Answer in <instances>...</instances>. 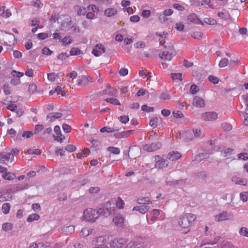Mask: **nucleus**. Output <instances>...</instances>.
I'll return each mask as SVG.
<instances>
[{"instance_id":"1","label":"nucleus","mask_w":248,"mask_h":248,"mask_svg":"<svg viewBox=\"0 0 248 248\" xmlns=\"http://www.w3.org/2000/svg\"><path fill=\"white\" fill-rule=\"evenodd\" d=\"M83 216L87 221L94 222L100 216H102V214L99 209L96 210L92 208H88L84 211Z\"/></svg>"},{"instance_id":"2","label":"nucleus","mask_w":248,"mask_h":248,"mask_svg":"<svg viewBox=\"0 0 248 248\" xmlns=\"http://www.w3.org/2000/svg\"><path fill=\"white\" fill-rule=\"evenodd\" d=\"M195 219V215L191 213L186 214L179 218L178 223L182 228H187L192 225Z\"/></svg>"},{"instance_id":"3","label":"nucleus","mask_w":248,"mask_h":248,"mask_svg":"<svg viewBox=\"0 0 248 248\" xmlns=\"http://www.w3.org/2000/svg\"><path fill=\"white\" fill-rule=\"evenodd\" d=\"M111 204L112 203L110 201H108L101 205L99 210L101 212L102 216L108 217L112 213L114 207H111Z\"/></svg>"},{"instance_id":"4","label":"nucleus","mask_w":248,"mask_h":248,"mask_svg":"<svg viewBox=\"0 0 248 248\" xmlns=\"http://www.w3.org/2000/svg\"><path fill=\"white\" fill-rule=\"evenodd\" d=\"M127 243V240L124 238L115 239L112 240L110 246L112 248H122Z\"/></svg>"},{"instance_id":"5","label":"nucleus","mask_w":248,"mask_h":248,"mask_svg":"<svg viewBox=\"0 0 248 248\" xmlns=\"http://www.w3.org/2000/svg\"><path fill=\"white\" fill-rule=\"evenodd\" d=\"M187 181V179H181L180 180H166V184L168 186H172L175 187H179L185 185Z\"/></svg>"},{"instance_id":"6","label":"nucleus","mask_w":248,"mask_h":248,"mask_svg":"<svg viewBox=\"0 0 248 248\" xmlns=\"http://www.w3.org/2000/svg\"><path fill=\"white\" fill-rule=\"evenodd\" d=\"M14 159V155L12 153H6L5 152L0 153V163H7L9 161L12 162Z\"/></svg>"},{"instance_id":"7","label":"nucleus","mask_w":248,"mask_h":248,"mask_svg":"<svg viewBox=\"0 0 248 248\" xmlns=\"http://www.w3.org/2000/svg\"><path fill=\"white\" fill-rule=\"evenodd\" d=\"M162 146V144L160 142L152 143L151 144H146L144 146V149L147 152H154L160 149Z\"/></svg>"},{"instance_id":"8","label":"nucleus","mask_w":248,"mask_h":248,"mask_svg":"<svg viewBox=\"0 0 248 248\" xmlns=\"http://www.w3.org/2000/svg\"><path fill=\"white\" fill-rule=\"evenodd\" d=\"M217 118V114L216 112H208L202 113V119L204 121H214Z\"/></svg>"},{"instance_id":"9","label":"nucleus","mask_w":248,"mask_h":248,"mask_svg":"<svg viewBox=\"0 0 248 248\" xmlns=\"http://www.w3.org/2000/svg\"><path fill=\"white\" fill-rule=\"evenodd\" d=\"M176 55V51H172V52H171L164 51L159 54V57L162 60L170 61Z\"/></svg>"},{"instance_id":"10","label":"nucleus","mask_w":248,"mask_h":248,"mask_svg":"<svg viewBox=\"0 0 248 248\" xmlns=\"http://www.w3.org/2000/svg\"><path fill=\"white\" fill-rule=\"evenodd\" d=\"M105 52V47L101 44H97L93 49L92 54L96 57H98Z\"/></svg>"},{"instance_id":"11","label":"nucleus","mask_w":248,"mask_h":248,"mask_svg":"<svg viewBox=\"0 0 248 248\" xmlns=\"http://www.w3.org/2000/svg\"><path fill=\"white\" fill-rule=\"evenodd\" d=\"M78 85L79 86H86L89 82H92V78L85 75L81 76L77 80Z\"/></svg>"},{"instance_id":"12","label":"nucleus","mask_w":248,"mask_h":248,"mask_svg":"<svg viewBox=\"0 0 248 248\" xmlns=\"http://www.w3.org/2000/svg\"><path fill=\"white\" fill-rule=\"evenodd\" d=\"M54 131L55 133L57 135V136H56L55 135H53V137L55 140L58 141L60 142H62L63 140L64 139V137L63 138H60V136H62V132L61 131L60 127L59 125H56L54 127Z\"/></svg>"},{"instance_id":"13","label":"nucleus","mask_w":248,"mask_h":248,"mask_svg":"<svg viewBox=\"0 0 248 248\" xmlns=\"http://www.w3.org/2000/svg\"><path fill=\"white\" fill-rule=\"evenodd\" d=\"M158 159L156 161L155 164L156 168L158 167L159 168H163L164 167H166L168 166V159H163L162 158L159 157V156L158 157Z\"/></svg>"},{"instance_id":"14","label":"nucleus","mask_w":248,"mask_h":248,"mask_svg":"<svg viewBox=\"0 0 248 248\" xmlns=\"http://www.w3.org/2000/svg\"><path fill=\"white\" fill-rule=\"evenodd\" d=\"M187 20L192 23H194L196 24H200L201 25H203V23L202 21L200 20L197 15L195 14H191L188 16Z\"/></svg>"},{"instance_id":"15","label":"nucleus","mask_w":248,"mask_h":248,"mask_svg":"<svg viewBox=\"0 0 248 248\" xmlns=\"http://www.w3.org/2000/svg\"><path fill=\"white\" fill-rule=\"evenodd\" d=\"M32 135L33 133L31 131H24L22 134L20 132H18L16 138V140H22V138H30L31 136H32Z\"/></svg>"},{"instance_id":"16","label":"nucleus","mask_w":248,"mask_h":248,"mask_svg":"<svg viewBox=\"0 0 248 248\" xmlns=\"http://www.w3.org/2000/svg\"><path fill=\"white\" fill-rule=\"evenodd\" d=\"M201 131L199 129H196L195 130H188L184 131L183 136H187V135H194V137H199Z\"/></svg>"},{"instance_id":"17","label":"nucleus","mask_w":248,"mask_h":248,"mask_svg":"<svg viewBox=\"0 0 248 248\" xmlns=\"http://www.w3.org/2000/svg\"><path fill=\"white\" fill-rule=\"evenodd\" d=\"M193 104L197 107H204L205 106L204 101L202 98L196 96L193 101Z\"/></svg>"},{"instance_id":"18","label":"nucleus","mask_w":248,"mask_h":248,"mask_svg":"<svg viewBox=\"0 0 248 248\" xmlns=\"http://www.w3.org/2000/svg\"><path fill=\"white\" fill-rule=\"evenodd\" d=\"M181 155L180 154V153H179L178 152H171V153H170L168 156H167V158L170 160V161H174V160H176L178 159H179L180 158H181Z\"/></svg>"},{"instance_id":"19","label":"nucleus","mask_w":248,"mask_h":248,"mask_svg":"<svg viewBox=\"0 0 248 248\" xmlns=\"http://www.w3.org/2000/svg\"><path fill=\"white\" fill-rule=\"evenodd\" d=\"M149 209V207L146 205H141L140 206H135L133 208V211H138L141 214H145Z\"/></svg>"},{"instance_id":"20","label":"nucleus","mask_w":248,"mask_h":248,"mask_svg":"<svg viewBox=\"0 0 248 248\" xmlns=\"http://www.w3.org/2000/svg\"><path fill=\"white\" fill-rule=\"evenodd\" d=\"M124 217L121 216H116L113 219L115 224L119 227H122L124 225Z\"/></svg>"},{"instance_id":"21","label":"nucleus","mask_w":248,"mask_h":248,"mask_svg":"<svg viewBox=\"0 0 248 248\" xmlns=\"http://www.w3.org/2000/svg\"><path fill=\"white\" fill-rule=\"evenodd\" d=\"M230 215L227 212H223L219 214L218 216H216V218L217 221H223L229 219Z\"/></svg>"},{"instance_id":"22","label":"nucleus","mask_w":248,"mask_h":248,"mask_svg":"<svg viewBox=\"0 0 248 248\" xmlns=\"http://www.w3.org/2000/svg\"><path fill=\"white\" fill-rule=\"evenodd\" d=\"M90 141L92 143L93 145L91 147V149L95 150L96 148H100L102 147L101 142L99 140L90 139Z\"/></svg>"},{"instance_id":"23","label":"nucleus","mask_w":248,"mask_h":248,"mask_svg":"<svg viewBox=\"0 0 248 248\" xmlns=\"http://www.w3.org/2000/svg\"><path fill=\"white\" fill-rule=\"evenodd\" d=\"M137 202L140 204L146 205L147 204L151 203L152 202L149 198L146 197H140L137 199Z\"/></svg>"},{"instance_id":"24","label":"nucleus","mask_w":248,"mask_h":248,"mask_svg":"<svg viewBox=\"0 0 248 248\" xmlns=\"http://www.w3.org/2000/svg\"><path fill=\"white\" fill-rule=\"evenodd\" d=\"M117 11L115 8H108L105 11V15L108 17H111L117 14Z\"/></svg>"},{"instance_id":"25","label":"nucleus","mask_w":248,"mask_h":248,"mask_svg":"<svg viewBox=\"0 0 248 248\" xmlns=\"http://www.w3.org/2000/svg\"><path fill=\"white\" fill-rule=\"evenodd\" d=\"M184 132L183 133L179 132L178 134H177L176 136V138L177 139H181L182 141H184L185 142H188L190 140H193V138L191 137H186V136H183Z\"/></svg>"},{"instance_id":"26","label":"nucleus","mask_w":248,"mask_h":248,"mask_svg":"<svg viewBox=\"0 0 248 248\" xmlns=\"http://www.w3.org/2000/svg\"><path fill=\"white\" fill-rule=\"evenodd\" d=\"M208 155L207 153H201L199 155H197L195 156V160L198 162H200L202 160L208 158Z\"/></svg>"},{"instance_id":"27","label":"nucleus","mask_w":248,"mask_h":248,"mask_svg":"<svg viewBox=\"0 0 248 248\" xmlns=\"http://www.w3.org/2000/svg\"><path fill=\"white\" fill-rule=\"evenodd\" d=\"M2 177L5 180L10 181L14 180L16 177V175L13 173L8 172L3 174L2 175Z\"/></svg>"},{"instance_id":"28","label":"nucleus","mask_w":248,"mask_h":248,"mask_svg":"<svg viewBox=\"0 0 248 248\" xmlns=\"http://www.w3.org/2000/svg\"><path fill=\"white\" fill-rule=\"evenodd\" d=\"M125 248H143V247L140 243L134 241L132 243H129Z\"/></svg>"},{"instance_id":"29","label":"nucleus","mask_w":248,"mask_h":248,"mask_svg":"<svg viewBox=\"0 0 248 248\" xmlns=\"http://www.w3.org/2000/svg\"><path fill=\"white\" fill-rule=\"evenodd\" d=\"M13 224L12 223L6 222L2 224V229L3 231L7 232L13 229Z\"/></svg>"},{"instance_id":"30","label":"nucleus","mask_w":248,"mask_h":248,"mask_svg":"<svg viewBox=\"0 0 248 248\" xmlns=\"http://www.w3.org/2000/svg\"><path fill=\"white\" fill-rule=\"evenodd\" d=\"M11 205L9 203H5L3 204L1 208L2 212L4 214H7L9 213Z\"/></svg>"},{"instance_id":"31","label":"nucleus","mask_w":248,"mask_h":248,"mask_svg":"<svg viewBox=\"0 0 248 248\" xmlns=\"http://www.w3.org/2000/svg\"><path fill=\"white\" fill-rule=\"evenodd\" d=\"M40 216L38 214H32L28 217L27 218L28 222H32L34 220H37L39 219Z\"/></svg>"},{"instance_id":"32","label":"nucleus","mask_w":248,"mask_h":248,"mask_svg":"<svg viewBox=\"0 0 248 248\" xmlns=\"http://www.w3.org/2000/svg\"><path fill=\"white\" fill-rule=\"evenodd\" d=\"M78 9L77 11V15L78 16H84L86 13L87 10L86 8L83 7L77 6Z\"/></svg>"},{"instance_id":"33","label":"nucleus","mask_w":248,"mask_h":248,"mask_svg":"<svg viewBox=\"0 0 248 248\" xmlns=\"http://www.w3.org/2000/svg\"><path fill=\"white\" fill-rule=\"evenodd\" d=\"M1 196L2 197V200L4 201L9 200L12 198V194L9 192H6L3 194L1 193Z\"/></svg>"},{"instance_id":"34","label":"nucleus","mask_w":248,"mask_h":248,"mask_svg":"<svg viewBox=\"0 0 248 248\" xmlns=\"http://www.w3.org/2000/svg\"><path fill=\"white\" fill-rule=\"evenodd\" d=\"M105 101L108 103H110L114 105H121L119 101L116 98H107L105 99Z\"/></svg>"},{"instance_id":"35","label":"nucleus","mask_w":248,"mask_h":248,"mask_svg":"<svg viewBox=\"0 0 248 248\" xmlns=\"http://www.w3.org/2000/svg\"><path fill=\"white\" fill-rule=\"evenodd\" d=\"M63 231L67 233L71 234L75 231V227L74 226L70 225L68 226L64 227L63 228Z\"/></svg>"},{"instance_id":"36","label":"nucleus","mask_w":248,"mask_h":248,"mask_svg":"<svg viewBox=\"0 0 248 248\" xmlns=\"http://www.w3.org/2000/svg\"><path fill=\"white\" fill-rule=\"evenodd\" d=\"M239 233L241 235L248 237V229L246 227H241Z\"/></svg>"},{"instance_id":"37","label":"nucleus","mask_w":248,"mask_h":248,"mask_svg":"<svg viewBox=\"0 0 248 248\" xmlns=\"http://www.w3.org/2000/svg\"><path fill=\"white\" fill-rule=\"evenodd\" d=\"M108 150L110 153L115 155H118L120 152V149L115 147H109L108 148Z\"/></svg>"},{"instance_id":"38","label":"nucleus","mask_w":248,"mask_h":248,"mask_svg":"<svg viewBox=\"0 0 248 248\" xmlns=\"http://www.w3.org/2000/svg\"><path fill=\"white\" fill-rule=\"evenodd\" d=\"M70 38V36H65L61 40V42L65 46L69 45L72 43V40Z\"/></svg>"},{"instance_id":"39","label":"nucleus","mask_w":248,"mask_h":248,"mask_svg":"<svg viewBox=\"0 0 248 248\" xmlns=\"http://www.w3.org/2000/svg\"><path fill=\"white\" fill-rule=\"evenodd\" d=\"M81 53V51L79 49L73 47L70 51V55L71 56L78 55Z\"/></svg>"},{"instance_id":"40","label":"nucleus","mask_w":248,"mask_h":248,"mask_svg":"<svg viewBox=\"0 0 248 248\" xmlns=\"http://www.w3.org/2000/svg\"><path fill=\"white\" fill-rule=\"evenodd\" d=\"M204 22L205 23L208 25H214L217 24V21L211 18H205L204 19Z\"/></svg>"},{"instance_id":"41","label":"nucleus","mask_w":248,"mask_h":248,"mask_svg":"<svg viewBox=\"0 0 248 248\" xmlns=\"http://www.w3.org/2000/svg\"><path fill=\"white\" fill-rule=\"evenodd\" d=\"M137 152L138 153L139 152V149L138 148L135 147H130L129 149V153H130L131 157H129L130 158H136V155H132L133 152Z\"/></svg>"},{"instance_id":"42","label":"nucleus","mask_w":248,"mask_h":248,"mask_svg":"<svg viewBox=\"0 0 248 248\" xmlns=\"http://www.w3.org/2000/svg\"><path fill=\"white\" fill-rule=\"evenodd\" d=\"M171 77L173 80L178 79L179 80H182V74L181 73H171Z\"/></svg>"},{"instance_id":"43","label":"nucleus","mask_w":248,"mask_h":248,"mask_svg":"<svg viewBox=\"0 0 248 248\" xmlns=\"http://www.w3.org/2000/svg\"><path fill=\"white\" fill-rule=\"evenodd\" d=\"M141 109L142 111L147 112H153L154 110V108L153 107H149L147 105H143L141 106Z\"/></svg>"},{"instance_id":"44","label":"nucleus","mask_w":248,"mask_h":248,"mask_svg":"<svg viewBox=\"0 0 248 248\" xmlns=\"http://www.w3.org/2000/svg\"><path fill=\"white\" fill-rule=\"evenodd\" d=\"M208 80L214 84H217L219 82V79L212 75H210L208 77Z\"/></svg>"},{"instance_id":"45","label":"nucleus","mask_w":248,"mask_h":248,"mask_svg":"<svg viewBox=\"0 0 248 248\" xmlns=\"http://www.w3.org/2000/svg\"><path fill=\"white\" fill-rule=\"evenodd\" d=\"M229 64V60L226 58L221 59L218 64L220 67H224Z\"/></svg>"},{"instance_id":"46","label":"nucleus","mask_w":248,"mask_h":248,"mask_svg":"<svg viewBox=\"0 0 248 248\" xmlns=\"http://www.w3.org/2000/svg\"><path fill=\"white\" fill-rule=\"evenodd\" d=\"M36 248H47L49 244L47 242L45 243H39L38 244L35 243Z\"/></svg>"},{"instance_id":"47","label":"nucleus","mask_w":248,"mask_h":248,"mask_svg":"<svg viewBox=\"0 0 248 248\" xmlns=\"http://www.w3.org/2000/svg\"><path fill=\"white\" fill-rule=\"evenodd\" d=\"M114 137L116 139H120L124 138H126V134L124 131L116 133L114 134Z\"/></svg>"},{"instance_id":"48","label":"nucleus","mask_w":248,"mask_h":248,"mask_svg":"<svg viewBox=\"0 0 248 248\" xmlns=\"http://www.w3.org/2000/svg\"><path fill=\"white\" fill-rule=\"evenodd\" d=\"M222 128L225 131H230L232 128V126L229 123H224L221 124Z\"/></svg>"},{"instance_id":"49","label":"nucleus","mask_w":248,"mask_h":248,"mask_svg":"<svg viewBox=\"0 0 248 248\" xmlns=\"http://www.w3.org/2000/svg\"><path fill=\"white\" fill-rule=\"evenodd\" d=\"M90 234V231L87 228L83 229L80 232V236L85 237L88 236Z\"/></svg>"},{"instance_id":"50","label":"nucleus","mask_w":248,"mask_h":248,"mask_svg":"<svg viewBox=\"0 0 248 248\" xmlns=\"http://www.w3.org/2000/svg\"><path fill=\"white\" fill-rule=\"evenodd\" d=\"M27 152L29 153V154H31V155L34 154V155H40L41 153V150L39 149H36L34 150L29 149L28 150Z\"/></svg>"},{"instance_id":"51","label":"nucleus","mask_w":248,"mask_h":248,"mask_svg":"<svg viewBox=\"0 0 248 248\" xmlns=\"http://www.w3.org/2000/svg\"><path fill=\"white\" fill-rule=\"evenodd\" d=\"M129 120V117L128 116L126 115H122L119 117V121L122 123L125 124H126Z\"/></svg>"},{"instance_id":"52","label":"nucleus","mask_w":248,"mask_h":248,"mask_svg":"<svg viewBox=\"0 0 248 248\" xmlns=\"http://www.w3.org/2000/svg\"><path fill=\"white\" fill-rule=\"evenodd\" d=\"M69 56V55L66 53V52H62L60 54H59L58 55V59L61 60H63L65 59L68 58Z\"/></svg>"},{"instance_id":"53","label":"nucleus","mask_w":248,"mask_h":248,"mask_svg":"<svg viewBox=\"0 0 248 248\" xmlns=\"http://www.w3.org/2000/svg\"><path fill=\"white\" fill-rule=\"evenodd\" d=\"M117 92V91H115L114 89H112L108 91L107 89L103 91V93L105 94H108L110 96H115V93Z\"/></svg>"},{"instance_id":"54","label":"nucleus","mask_w":248,"mask_h":248,"mask_svg":"<svg viewBox=\"0 0 248 248\" xmlns=\"http://www.w3.org/2000/svg\"><path fill=\"white\" fill-rule=\"evenodd\" d=\"M158 118L157 117H154L150 121L149 124L153 127L156 126V123L158 121Z\"/></svg>"},{"instance_id":"55","label":"nucleus","mask_w":248,"mask_h":248,"mask_svg":"<svg viewBox=\"0 0 248 248\" xmlns=\"http://www.w3.org/2000/svg\"><path fill=\"white\" fill-rule=\"evenodd\" d=\"M11 75L14 77L19 78L22 77L24 75V73L20 72H17L16 70H12L11 72Z\"/></svg>"},{"instance_id":"56","label":"nucleus","mask_w":248,"mask_h":248,"mask_svg":"<svg viewBox=\"0 0 248 248\" xmlns=\"http://www.w3.org/2000/svg\"><path fill=\"white\" fill-rule=\"evenodd\" d=\"M42 52L44 55L48 56L51 55L52 54L53 51L48 48L45 47L42 49Z\"/></svg>"},{"instance_id":"57","label":"nucleus","mask_w":248,"mask_h":248,"mask_svg":"<svg viewBox=\"0 0 248 248\" xmlns=\"http://www.w3.org/2000/svg\"><path fill=\"white\" fill-rule=\"evenodd\" d=\"M87 8L88 11L89 12L92 11L94 14L95 12H97L99 10L98 8H97L95 5H90Z\"/></svg>"},{"instance_id":"58","label":"nucleus","mask_w":248,"mask_h":248,"mask_svg":"<svg viewBox=\"0 0 248 248\" xmlns=\"http://www.w3.org/2000/svg\"><path fill=\"white\" fill-rule=\"evenodd\" d=\"M100 131L101 133H103V132L113 133L114 132V130H113V129H112V128L108 127H104L102 128Z\"/></svg>"},{"instance_id":"59","label":"nucleus","mask_w":248,"mask_h":248,"mask_svg":"<svg viewBox=\"0 0 248 248\" xmlns=\"http://www.w3.org/2000/svg\"><path fill=\"white\" fill-rule=\"evenodd\" d=\"M202 33L201 32H194L191 35V36L195 39L200 40L202 38Z\"/></svg>"},{"instance_id":"60","label":"nucleus","mask_w":248,"mask_h":248,"mask_svg":"<svg viewBox=\"0 0 248 248\" xmlns=\"http://www.w3.org/2000/svg\"><path fill=\"white\" fill-rule=\"evenodd\" d=\"M37 89V86L33 84H31L29 85L28 91L31 93H33Z\"/></svg>"},{"instance_id":"61","label":"nucleus","mask_w":248,"mask_h":248,"mask_svg":"<svg viewBox=\"0 0 248 248\" xmlns=\"http://www.w3.org/2000/svg\"><path fill=\"white\" fill-rule=\"evenodd\" d=\"M100 191V188L98 186L91 187L89 190V192L91 194H93L98 193Z\"/></svg>"},{"instance_id":"62","label":"nucleus","mask_w":248,"mask_h":248,"mask_svg":"<svg viewBox=\"0 0 248 248\" xmlns=\"http://www.w3.org/2000/svg\"><path fill=\"white\" fill-rule=\"evenodd\" d=\"M172 114L174 117L177 118H182L184 117L183 114L179 110L173 111Z\"/></svg>"},{"instance_id":"63","label":"nucleus","mask_w":248,"mask_h":248,"mask_svg":"<svg viewBox=\"0 0 248 248\" xmlns=\"http://www.w3.org/2000/svg\"><path fill=\"white\" fill-rule=\"evenodd\" d=\"M221 248H234L233 246L229 242L224 241L221 245Z\"/></svg>"},{"instance_id":"64","label":"nucleus","mask_w":248,"mask_h":248,"mask_svg":"<svg viewBox=\"0 0 248 248\" xmlns=\"http://www.w3.org/2000/svg\"><path fill=\"white\" fill-rule=\"evenodd\" d=\"M238 158L247 160L248 159V154L247 153H241L238 155Z\"/></svg>"}]
</instances>
